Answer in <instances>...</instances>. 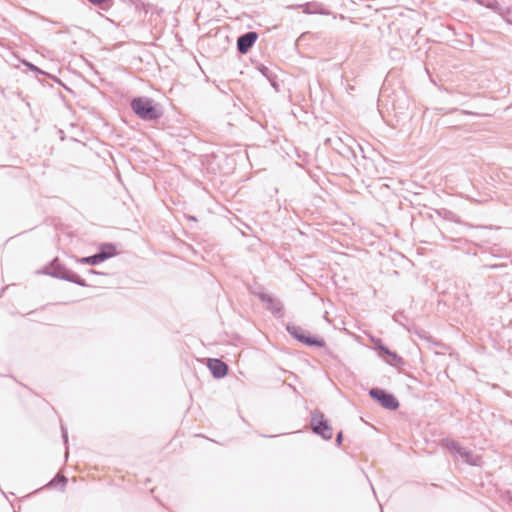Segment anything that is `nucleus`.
Returning <instances> with one entry per match:
<instances>
[{"mask_svg":"<svg viewBox=\"0 0 512 512\" xmlns=\"http://www.w3.org/2000/svg\"><path fill=\"white\" fill-rule=\"evenodd\" d=\"M133 112L143 120H155L161 116V112L154 105L153 100L146 97H138L132 100Z\"/></svg>","mask_w":512,"mask_h":512,"instance_id":"1","label":"nucleus"},{"mask_svg":"<svg viewBox=\"0 0 512 512\" xmlns=\"http://www.w3.org/2000/svg\"><path fill=\"white\" fill-rule=\"evenodd\" d=\"M43 272L52 277L76 283L79 286H86V283L82 278L61 265L57 258L54 259L49 265H47Z\"/></svg>","mask_w":512,"mask_h":512,"instance_id":"2","label":"nucleus"},{"mask_svg":"<svg viewBox=\"0 0 512 512\" xmlns=\"http://www.w3.org/2000/svg\"><path fill=\"white\" fill-rule=\"evenodd\" d=\"M310 425L312 431L325 440H330L333 436V429L325 419L324 414L319 410H314L311 414Z\"/></svg>","mask_w":512,"mask_h":512,"instance_id":"3","label":"nucleus"},{"mask_svg":"<svg viewBox=\"0 0 512 512\" xmlns=\"http://www.w3.org/2000/svg\"><path fill=\"white\" fill-rule=\"evenodd\" d=\"M286 329L294 339L305 345L316 347H323L325 345V341L323 339L310 336L309 333L300 326L288 324Z\"/></svg>","mask_w":512,"mask_h":512,"instance_id":"4","label":"nucleus"},{"mask_svg":"<svg viewBox=\"0 0 512 512\" xmlns=\"http://www.w3.org/2000/svg\"><path fill=\"white\" fill-rule=\"evenodd\" d=\"M369 395L385 409L393 411L399 407V402L394 395L387 393L383 389L372 388L369 391Z\"/></svg>","mask_w":512,"mask_h":512,"instance_id":"5","label":"nucleus"},{"mask_svg":"<svg viewBox=\"0 0 512 512\" xmlns=\"http://www.w3.org/2000/svg\"><path fill=\"white\" fill-rule=\"evenodd\" d=\"M447 449L455 456L460 457L464 462L470 465H480V457L474 455L471 451L461 447L455 441H447L446 443Z\"/></svg>","mask_w":512,"mask_h":512,"instance_id":"6","label":"nucleus"},{"mask_svg":"<svg viewBox=\"0 0 512 512\" xmlns=\"http://www.w3.org/2000/svg\"><path fill=\"white\" fill-rule=\"evenodd\" d=\"M256 295L263 303L266 304L267 308L271 311L272 314L281 316L283 306L279 299L274 298L272 295L264 292L256 293Z\"/></svg>","mask_w":512,"mask_h":512,"instance_id":"7","label":"nucleus"},{"mask_svg":"<svg viewBox=\"0 0 512 512\" xmlns=\"http://www.w3.org/2000/svg\"><path fill=\"white\" fill-rule=\"evenodd\" d=\"M258 38L256 32L250 31L247 32L237 39V49L240 53L245 54L249 51V49L254 45Z\"/></svg>","mask_w":512,"mask_h":512,"instance_id":"8","label":"nucleus"},{"mask_svg":"<svg viewBox=\"0 0 512 512\" xmlns=\"http://www.w3.org/2000/svg\"><path fill=\"white\" fill-rule=\"evenodd\" d=\"M208 368L215 378H222L228 372V366L219 359H209Z\"/></svg>","mask_w":512,"mask_h":512,"instance_id":"9","label":"nucleus"},{"mask_svg":"<svg viewBox=\"0 0 512 512\" xmlns=\"http://www.w3.org/2000/svg\"><path fill=\"white\" fill-rule=\"evenodd\" d=\"M104 260H106L105 255H99V253H96L91 256L79 258L77 259V262L82 264L96 265L103 262Z\"/></svg>","mask_w":512,"mask_h":512,"instance_id":"10","label":"nucleus"},{"mask_svg":"<svg viewBox=\"0 0 512 512\" xmlns=\"http://www.w3.org/2000/svg\"><path fill=\"white\" fill-rule=\"evenodd\" d=\"M98 253L99 255H105L106 259H108L116 254V249L115 246L112 244H105L101 246L100 251Z\"/></svg>","mask_w":512,"mask_h":512,"instance_id":"11","label":"nucleus"},{"mask_svg":"<svg viewBox=\"0 0 512 512\" xmlns=\"http://www.w3.org/2000/svg\"><path fill=\"white\" fill-rule=\"evenodd\" d=\"M66 482V477L58 474L48 483V486L57 487L58 485H61V487L63 488L66 485Z\"/></svg>","mask_w":512,"mask_h":512,"instance_id":"12","label":"nucleus"},{"mask_svg":"<svg viewBox=\"0 0 512 512\" xmlns=\"http://www.w3.org/2000/svg\"><path fill=\"white\" fill-rule=\"evenodd\" d=\"M303 9V12L306 14H314V13H320L319 6L314 3H307L305 5L301 6Z\"/></svg>","mask_w":512,"mask_h":512,"instance_id":"13","label":"nucleus"},{"mask_svg":"<svg viewBox=\"0 0 512 512\" xmlns=\"http://www.w3.org/2000/svg\"><path fill=\"white\" fill-rule=\"evenodd\" d=\"M379 349L381 351H383L386 355L390 356L393 360H395L397 358V354L392 352V351H390L387 347H385L383 345H380Z\"/></svg>","mask_w":512,"mask_h":512,"instance_id":"14","label":"nucleus"},{"mask_svg":"<svg viewBox=\"0 0 512 512\" xmlns=\"http://www.w3.org/2000/svg\"><path fill=\"white\" fill-rule=\"evenodd\" d=\"M342 440H343V434H342V432H339L336 436V443L338 446L341 445Z\"/></svg>","mask_w":512,"mask_h":512,"instance_id":"15","label":"nucleus"},{"mask_svg":"<svg viewBox=\"0 0 512 512\" xmlns=\"http://www.w3.org/2000/svg\"><path fill=\"white\" fill-rule=\"evenodd\" d=\"M62 429V435H63V439L65 441V443L68 441V434H67V430L64 428V426L61 427Z\"/></svg>","mask_w":512,"mask_h":512,"instance_id":"16","label":"nucleus"},{"mask_svg":"<svg viewBox=\"0 0 512 512\" xmlns=\"http://www.w3.org/2000/svg\"><path fill=\"white\" fill-rule=\"evenodd\" d=\"M28 67L36 72H39V73H42L36 66L32 65V64H27Z\"/></svg>","mask_w":512,"mask_h":512,"instance_id":"17","label":"nucleus"},{"mask_svg":"<svg viewBox=\"0 0 512 512\" xmlns=\"http://www.w3.org/2000/svg\"><path fill=\"white\" fill-rule=\"evenodd\" d=\"M88 273H90V274H99V273H98L96 270H94V269H89V270H88Z\"/></svg>","mask_w":512,"mask_h":512,"instance_id":"18","label":"nucleus"}]
</instances>
